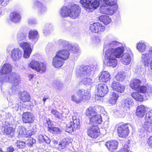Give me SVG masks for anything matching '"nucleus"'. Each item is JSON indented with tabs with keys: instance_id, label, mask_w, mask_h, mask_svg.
Instances as JSON below:
<instances>
[{
	"instance_id": "nucleus-1",
	"label": "nucleus",
	"mask_w": 152,
	"mask_h": 152,
	"mask_svg": "<svg viewBox=\"0 0 152 152\" xmlns=\"http://www.w3.org/2000/svg\"><path fill=\"white\" fill-rule=\"evenodd\" d=\"M121 44L116 41H112L104 47L105 62L107 66L115 67L117 65L116 58H120L124 51V48L120 46Z\"/></svg>"
},
{
	"instance_id": "nucleus-2",
	"label": "nucleus",
	"mask_w": 152,
	"mask_h": 152,
	"mask_svg": "<svg viewBox=\"0 0 152 152\" xmlns=\"http://www.w3.org/2000/svg\"><path fill=\"white\" fill-rule=\"evenodd\" d=\"M81 8L77 4H71L67 7H63L61 9V15L64 17H69L71 18H77L80 13Z\"/></svg>"
},
{
	"instance_id": "nucleus-3",
	"label": "nucleus",
	"mask_w": 152,
	"mask_h": 152,
	"mask_svg": "<svg viewBox=\"0 0 152 152\" xmlns=\"http://www.w3.org/2000/svg\"><path fill=\"white\" fill-rule=\"evenodd\" d=\"M90 94L87 90L83 89L77 90L76 93L71 96V99L73 102L79 104L83 101H85L90 99Z\"/></svg>"
},
{
	"instance_id": "nucleus-4",
	"label": "nucleus",
	"mask_w": 152,
	"mask_h": 152,
	"mask_svg": "<svg viewBox=\"0 0 152 152\" xmlns=\"http://www.w3.org/2000/svg\"><path fill=\"white\" fill-rule=\"evenodd\" d=\"M20 80L19 76L16 73L13 72L8 76L4 75L0 77V82L1 83L9 82L15 86L18 85L20 83Z\"/></svg>"
},
{
	"instance_id": "nucleus-5",
	"label": "nucleus",
	"mask_w": 152,
	"mask_h": 152,
	"mask_svg": "<svg viewBox=\"0 0 152 152\" xmlns=\"http://www.w3.org/2000/svg\"><path fill=\"white\" fill-rule=\"evenodd\" d=\"M83 66L77 69L76 72L77 76L80 78H83L86 76H89L93 69H95L96 66Z\"/></svg>"
},
{
	"instance_id": "nucleus-6",
	"label": "nucleus",
	"mask_w": 152,
	"mask_h": 152,
	"mask_svg": "<svg viewBox=\"0 0 152 152\" xmlns=\"http://www.w3.org/2000/svg\"><path fill=\"white\" fill-rule=\"evenodd\" d=\"M117 0H115V3L110 1V4H107L106 2H104L107 5L110 6L103 5L101 6L100 8L101 13L108 15H112L114 14L117 11Z\"/></svg>"
},
{
	"instance_id": "nucleus-7",
	"label": "nucleus",
	"mask_w": 152,
	"mask_h": 152,
	"mask_svg": "<svg viewBox=\"0 0 152 152\" xmlns=\"http://www.w3.org/2000/svg\"><path fill=\"white\" fill-rule=\"evenodd\" d=\"M80 120L75 116H72V120L70 122V126L66 127L65 131L66 132L71 133L74 129H78L80 128Z\"/></svg>"
},
{
	"instance_id": "nucleus-8",
	"label": "nucleus",
	"mask_w": 152,
	"mask_h": 152,
	"mask_svg": "<svg viewBox=\"0 0 152 152\" xmlns=\"http://www.w3.org/2000/svg\"><path fill=\"white\" fill-rule=\"evenodd\" d=\"M88 134L93 138H96L100 134L99 127L95 126H92L88 127L87 130Z\"/></svg>"
},
{
	"instance_id": "nucleus-9",
	"label": "nucleus",
	"mask_w": 152,
	"mask_h": 152,
	"mask_svg": "<svg viewBox=\"0 0 152 152\" xmlns=\"http://www.w3.org/2000/svg\"><path fill=\"white\" fill-rule=\"evenodd\" d=\"M97 90V95L100 97L104 96L108 92L107 86L104 83H100L96 86Z\"/></svg>"
},
{
	"instance_id": "nucleus-10",
	"label": "nucleus",
	"mask_w": 152,
	"mask_h": 152,
	"mask_svg": "<svg viewBox=\"0 0 152 152\" xmlns=\"http://www.w3.org/2000/svg\"><path fill=\"white\" fill-rule=\"evenodd\" d=\"M118 132L120 137H125L127 136L129 133L128 124H125L119 126L118 129Z\"/></svg>"
},
{
	"instance_id": "nucleus-11",
	"label": "nucleus",
	"mask_w": 152,
	"mask_h": 152,
	"mask_svg": "<svg viewBox=\"0 0 152 152\" xmlns=\"http://www.w3.org/2000/svg\"><path fill=\"white\" fill-rule=\"evenodd\" d=\"M90 29L93 32L100 33L105 30V27L98 22L91 24L90 26Z\"/></svg>"
},
{
	"instance_id": "nucleus-12",
	"label": "nucleus",
	"mask_w": 152,
	"mask_h": 152,
	"mask_svg": "<svg viewBox=\"0 0 152 152\" xmlns=\"http://www.w3.org/2000/svg\"><path fill=\"white\" fill-rule=\"evenodd\" d=\"M145 120L144 128L146 131H149L150 125L152 124V110L146 113Z\"/></svg>"
},
{
	"instance_id": "nucleus-13",
	"label": "nucleus",
	"mask_w": 152,
	"mask_h": 152,
	"mask_svg": "<svg viewBox=\"0 0 152 152\" xmlns=\"http://www.w3.org/2000/svg\"><path fill=\"white\" fill-rule=\"evenodd\" d=\"M22 121L24 123L31 124L34 121V117L30 112H24L22 115Z\"/></svg>"
},
{
	"instance_id": "nucleus-14",
	"label": "nucleus",
	"mask_w": 152,
	"mask_h": 152,
	"mask_svg": "<svg viewBox=\"0 0 152 152\" xmlns=\"http://www.w3.org/2000/svg\"><path fill=\"white\" fill-rule=\"evenodd\" d=\"M23 52L18 48H14L11 51L10 56L14 61L19 60L22 56Z\"/></svg>"
},
{
	"instance_id": "nucleus-15",
	"label": "nucleus",
	"mask_w": 152,
	"mask_h": 152,
	"mask_svg": "<svg viewBox=\"0 0 152 152\" xmlns=\"http://www.w3.org/2000/svg\"><path fill=\"white\" fill-rule=\"evenodd\" d=\"M142 60L144 61L145 66H148L150 60L152 58V47H151L148 52L142 54Z\"/></svg>"
},
{
	"instance_id": "nucleus-16",
	"label": "nucleus",
	"mask_w": 152,
	"mask_h": 152,
	"mask_svg": "<svg viewBox=\"0 0 152 152\" xmlns=\"http://www.w3.org/2000/svg\"><path fill=\"white\" fill-rule=\"evenodd\" d=\"M105 146L109 151L113 152L117 149L118 142L116 140L110 141L106 142Z\"/></svg>"
},
{
	"instance_id": "nucleus-17",
	"label": "nucleus",
	"mask_w": 152,
	"mask_h": 152,
	"mask_svg": "<svg viewBox=\"0 0 152 152\" xmlns=\"http://www.w3.org/2000/svg\"><path fill=\"white\" fill-rule=\"evenodd\" d=\"M111 86L114 90L120 93L123 92L125 88L124 86L116 81H113Z\"/></svg>"
},
{
	"instance_id": "nucleus-18",
	"label": "nucleus",
	"mask_w": 152,
	"mask_h": 152,
	"mask_svg": "<svg viewBox=\"0 0 152 152\" xmlns=\"http://www.w3.org/2000/svg\"><path fill=\"white\" fill-rule=\"evenodd\" d=\"M4 128L3 134L9 137H12L14 135L15 130L13 128L10 126H6L2 127Z\"/></svg>"
},
{
	"instance_id": "nucleus-19",
	"label": "nucleus",
	"mask_w": 152,
	"mask_h": 152,
	"mask_svg": "<svg viewBox=\"0 0 152 152\" xmlns=\"http://www.w3.org/2000/svg\"><path fill=\"white\" fill-rule=\"evenodd\" d=\"M56 55L65 60L68 58L69 53L66 49L61 50L56 52Z\"/></svg>"
},
{
	"instance_id": "nucleus-20",
	"label": "nucleus",
	"mask_w": 152,
	"mask_h": 152,
	"mask_svg": "<svg viewBox=\"0 0 152 152\" xmlns=\"http://www.w3.org/2000/svg\"><path fill=\"white\" fill-rule=\"evenodd\" d=\"M12 70V66L9 64H5L1 67H0V73L2 75L7 74L11 72Z\"/></svg>"
},
{
	"instance_id": "nucleus-21",
	"label": "nucleus",
	"mask_w": 152,
	"mask_h": 152,
	"mask_svg": "<svg viewBox=\"0 0 152 152\" xmlns=\"http://www.w3.org/2000/svg\"><path fill=\"white\" fill-rule=\"evenodd\" d=\"M64 60L56 55L53 58L52 64L56 68L60 67L62 66L64 63Z\"/></svg>"
},
{
	"instance_id": "nucleus-22",
	"label": "nucleus",
	"mask_w": 152,
	"mask_h": 152,
	"mask_svg": "<svg viewBox=\"0 0 152 152\" xmlns=\"http://www.w3.org/2000/svg\"><path fill=\"white\" fill-rule=\"evenodd\" d=\"M28 38L29 39L35 42L39 37L38 32L35 30H31L28 33Z\"/></svg>"
},
{
	"instance_id": "nucleus-23",
	"label": "nucleus",
	"mask_w": 152,
	"mask_h": 152,
	"mask_svg": "<svg viewBox=\"0 0 152 152\" xmlns=\"http://www.w3.org/2000/svg\"><path fill=\"white\" fill-rule=\"evenodd\" d=\"M18 97L20 100L24 102H29L30 99V95L25 91L20 92L19 94Z\"/></svg>"
},
{
	"instance_id": "nucleus-24",
	"label": "nucleus",
	"mask_w": 152,
	"mask_h": 152,
	"mask_svg": "<svg viewBox=\"0 0 152 152\" xmlns=\"http://www.w3.org/2000/svg\"><path fill=\"white\" fill-rule=\"evenodd\" d=\"M129 54V53L125 52L123 55H121V61L123 64L127 65L129 64L131 60V58Z\"/></svg>"
},
{
	"instance_id": "nucleus-25",
	"label": "nucleus",
	"mask_w": 152,
	"mask_h": 152,
	"mask_svg": "<svg viewBox=\"0 0 152 152\" xmlns=\"http://www.w3.org/2000/svg\"><path fill=\"white\" fill-rule=\"evenodd\" d=\"M110 75L108 72L104 71L100 74L99 80L100 81L106 83L110 80Z\"/></svg>"
},
{
	"instance_id": "nucleus-26",
	"label": "nucleus",
	"mask_w": 152,
	"mask_h": 152,
	"mask_svg": "<svg viewBox=\"0 0 152 152\" xmlns=\"http://www.w3.org/2000/svg\"><path fill=\"white\" fill-rule=\"evenodd\" d=\"M137 91L142 93L148 94L151 93L152 89L150 86L146 85L140 86Z\"/></svg>"
},
{
	"instance_id": "nucleus-27",
	"label": "nucleus",
	"mask_w": 152,
	"mask_h": 152,
	"mask_svg": "<svg viewBox=\"0 0 152 152\" xmlns=\"http://www.w3.org/2000/svg\"><path fill=\"white\" fill-rule=\"evenodd\" d=\"M57 44L59 47H62L65 49H69L70 48L71 44L69 42L62 39H60L58 41Z\"/></svg>"
},
{
	"instance_id": "nucleus-28",
	"label": "nucleus",
	"mask_w": 152,
	"mask_h": 152,
	"mask_svg": "<svg viewBox=\"0 0 152 152\" xmlns=\"http://www.w3.org/2000/svg\"><path fill=\"white\" fill-rule=\"evenodd\" d=\"M141 81L139 79H134L131 81L130 86L132 89L137 91L139 88Z\"/></svg>"
},
{
	"instance_id": "nucleus-29",
	"label": "nucleus",
	"mask_w": 152,
	"mask_h": 152,
	"mask_svg": "<svg viewBox=\"0 0 152 152\" xmlns=\"http://www.w3.org/2000/svg\"><path fill=\"white\" fill-rule=\"evenodd\" d=\"M146 108L143 105L138 106L136 112L137 115L140 118L143 117L146 112Z\"/></svg>"
},
{
	"instance_id": "nucleus-30",
	"label": "nucleus",
	"mask_w": 152,
	"mask_h": 152,
	"mask_svg": "<svg viewBox=\"0 0 152 152\" xmlns=\"http://www.w3.org/2000/svg\"><path fill=\"white\" fill-rule=\"evenodd\" d=\"M133 104V101L131 98H127L123 100L122 103V106L124 108L127 110V108H129Z\"/></svg>"
},
{
	"instance_id": "nucleus-31",
	"label": "nucleus",
	"mask_w": 152,
	"mask_h": 152,
	"mask_svg": "<svg viewBox=\"0 0 152 152\" xmlns=\"http://www.w3.org/2000/svg\"><path fill=\"white\" fill-rule=\"evenodd\" d=\"M10 16V20L14 23H18L20 20L21 17L20 15L16 12L11 13Z\"/></svg>"
},
{
	"instance_id": "nucleus-32",
	"label": "nucleus",
	"mask_w": 152,
	"mask_h": 152,
	"mask_svg": "<svg viewBox=\"0 0 152 152\" xmlns=\"http://www.w3.org/2000/svg\"><path fill=\"white\" fill-rule=\"evenodd\" d=\"M118 94L114 92L111 93L110 95V97L109 100V102L112 104H115L116 102L119 97Z\"/></svg>"
},
{
	"instance_id": "nucleus-33",
	"label": "nucleus",
	"mask_w": 152,
	"mask_h": 152,
	"mask_svg": "<svg viewBox=\"0 0 152 152\" xmlns=\"http://www.w3.org/2000/svg\"><path fill=\"white\" fill-rule=\"evenodd\" d=\"M96 113L94 111V110L91 107L89 108L86 112V115L90 118V120L92 121L93 117L96 115Z\"/></svg>"
},
{
	"instance_id": "nucleus-34",
	"label": "nucleus",
	"mask_w": 152,
	"mask_h": 152,
	"mask_svg": "<svg viewBox=\"0 0 152 152\" xmlns=\"http://www.w3.org/2000/svg\"><path fill=\"white\" fill-rule=\"evenodd\" d=\"M52 30V26L49 23H47L45 26V28L43 30V33L44 35L46 36L51 32Z\"/></svg>"
},
{
	"instance_id": "nucleus-35",
	"label": "nucleus",
	"mask_w": 152,
	"mask_h": 152,
	"mask_svg": "<svg viewBox=\"0 0 152 152\" xmlns=\"http://www.w3.org/2000/svg\"><path fill=\"white\" fill-rule=\"evenodd\" d=\"M34 4L38 6L39 10L41 13H43L46 11V7L43 6L42 4L38 1H36L34 3Z\"/></svg>"
},
{
	"instance_id": "nucleus-36",
	"label": "nucleus",
	"mask_w": 152,
	"mask_h": 152,
	"mask_svg": "<svg viewBox=\"0 0 152 152\" xmlns=\"http://www.w3.org/2000/svg\"><path fill=\"white\" fill-rule=\"evenodd\" d=\"M46 69V65L42 62H39L36 71L41 73H42L45 72Z\"/></svg>"
},
{
	"instance_id": "nucleus-37",
	"label": "nucleus",
	"mask_w": 152,
	"mask_h": 152,
	"mask_svg": "<svg viewBox=\"0 0 152 152\" xmlns=\"http://www.w3.org/2000/svg\"><path fill=\"white\" fill-rule=\"evenodd\" d=\"M81 80L80 83L81 84L86 85L92 83L93 80L92 78L89 77V76H86L85 77L81 78Z\"/></svg>"
},
{
	"instance_id": "nucleus-38",
	"label": "nucleus",
	"mask_w": 152,
	"mask_h": 152,
	"mask_svg": "<svg viewBox=\"0 0 152 152\" xmlns=\"http://www.w3.org/2000/svg\"><path fill=\"white\" fill-rule=\"evenodd\" d=\"M99 20L105 24L107 25L111 21V19L108 16L102 15L99 16Z\"/></svg>"
},
{
	"instance_id": "nucleus-39",
	"label": "nucleus",
	"mask_w": 152,
	"mask_h": 152,
	"mask_svg": "<svg viewBox=\"0 0 152 152\" xmlns=\"http://www.w3.org/2000/svg\"><path fill=\"white\" fill-rule=\"evenodd\" d=\"M92 121H91L90 120V123H96L100 124H101L102 122V117L100 115L96 114L93 117V119Z\"/></svg>"
},
{
	"instance_id": "nucleus-40",
	"label": "nucleus",
	"mask_w": 152,
	"mask_h": 152,
	"mask_svg": "<svg viewBox=\"0 0 152 152\" xmlns=\"http://www.w3.org/2000/svg\"><path fill=\"white\" fill-rule=\"evenodd\" d=\"M68 139H64L62 140V141L59 143L58 147L59 150H61L65 147V146L68 145Z\"/></svg>"
},
{
	"instance_id": "nucleus-41",
	"label": "nucleus",
	"mask_w": 152,
	"mask_h": 152,
	"mask_svg": "<svg viewBox=\"0 0 152 152\" xmlns=\"http://www.w3.org/2000/svg\"><path fill=\"white\" fill-rule=\"evenodd\" d=\"M145 45L142 42H140L137 45V49L140 52H143L145 51L146 49Z\"/></svg>"
},
{
	"instance_id": "nucleus-42",
	"label": "nucleus",
	"mask_w": 152,
	"mask_h": 152,
	"mask_svg": "<svg viewBox=\"0 0 152 152\" xmlns=\"http://www.w3.org/2000/svg\"><path fill=\"white\" fill-rule=\"evenodd\" d=\"M19 135H22L23 137H26V129L24 126H20L18 129Z\"/></svg>"
},
{
	"instance_id": "nucleus-43",
	"label": "nucleus",
	"mask_w": 152,
	"mask_h": 152,
	"mask_svg": "<svg viewBox=\"0 0 152 152\" xmlns=\"http://www.w3.org/2000/svg\"><path fill=\"white\" fill-rule=\"evenodd\" d=\"M39 62L36 61H32L28 64V66L31 69L36 71Z\"/></svg>"
},
{
	"instance_id": "nucleus-44",
	"label": "nucleus",
	"mask_w": 152,
	"mask_h": 152,
	"mask_svg": "<svg viewBox=\"0 0 152 152\" xmlns=\"http://www.w3.org/2000/svg\"><path fill=\"white\" fill-rule=\"evenodd\" d=\"M20 46L24 50L32 49L30 47V44L28 42H22L19 44Z\"/></svg>"
},
{
	"instance_id": "nucleus-45",
	"label": "nucleus",
	"mask_w": 152,
	"mask_h": 152,
	"mask_svg": "<svg viewBox=\"0 0 152 152\" xmlns=\"http://www.w3.org/2000/svg\"><path fill=\"white\" fill-rule=\"evenodd\" d=\"M26 34L23 32L19 31L17 34V37L18 40L21 41L25 39Z\"/></svg>"
},
{
	"instance_id": "nucleus-46",
	"label": "nucleus",
	"mask_w": 152,
	"mask_h": 152,
	"mask_svg": "<svg viewBox=\"0 0 152 152\" xmlns=\"http://www.w3.org/2000/svg\"><path fill=\"white\" fill-rule=\"evenodd\" d=\"M125 77L124 73L123 72H119L115 76V78L116 80L119 81H122Z\"/></svg>"
},
{
	"instance_id": "nucleus-47",
	"label": "nucleus",
	"mask_w": 152,
	"mask_h": 152,
	"mask_svg": "<svg viewBox=\"0 0 152 152\" xmlns=\"http://www.w3.org/2000/svg\"><path fill=\"white\" fill-rule=\"evenodd\" d=\"M48 130L49 131L52 132L53 133L59 134L61 133V131L58 127H53L49 126L48 127Z\"/></svg>"
},
{
	"instance_id": "nucleus-48",
	"label": "nucleus",
	"mask_w": 152,
	"mask_h": 152,
	"mask_svg": "<svg viewBox=\"0 0 152 152\" xmlns=\"http://www.w3.org/2000/svg\"><path fill=\"white\" fill-rule=\"evenodd\" d=\"M71 47L69 48L68 50H71L72 53H74L77 52L79 50V48L77 45H73L71 44Z\"/></svg>"
},
{
	"instance_id": "nucleus-49",
	"label": "nucleus",
	"mask_w": 152,
	"mask_h": 152,
	"mask_svg": "<svg viewBox=\"0 0 152 152\" xmlns=\"http://www.w3.org/2000/svg\"><path fill=\"white\" fill-rule=\"evenodd\" d=\"M22 103L21 102L18 101V103H16L15 107H13L17 111H20L22 110L23 107L21 106Z\"/></svg>"
},
{
	"instance_id": "nucleus-50",
	"label": "nucleus",
	"mask_w": 152,
	"mask_h": 152,
	"mask_svg": "<svg viewBox=\"0 0 152 152\" xmlns=\"http://www.w3.org/2000/svg\"><path fill=\"white\" fill-rule=\"evenodd\" d=\"M32 51V49H30L28 50H24L23 56L25 58H28Z\"/></svg>"
},
{
	"instance_id": "nucleus-51",
	"label": "nucleus",
	"mask_w": 152,
	"mask_h": 152,
	"mask_svg": "<svg viewBox=\"0 0 152 152\" xmlns=\"http://www.w3.org/2000/svg\"><path fill=\"white\" fill-rule=\"evenodd\" d=\"M51 112L56 118H57L58 119L60 118L61 116V114L59 113L57 110L53 109L51 110Z\"/></svg>"
},
{
	"instance_id": "nucleus-52",
	"label": "nucleus",
	"mask_w": 152,
	"mask_h": 152,
	"mask_svg": "<svg viewBox=\"0 0 152 152\" xmlns=\"http://www.w3.org/2000/svg\"><path fill=\"white\" fill-rule=\"evenodd\" d=\"M17 147L18 148H24L26 146V143L23 142H17Z\"/></svg>"
},
{
	"instance_id": "nucleus-53",
	"label": "nucleus",
	"mask_w": 152,
	"mask_h": 152,
	"mask_svg": "<svg viewBox=\"0 0 152 152\" xmlns=\"http://www.w3.org/2000/svg\"><path fill=\"white\" fill-rule=\"evenodd\" d=\"M129 147L127 145H125L124 147L118 152H132L131 151L128 150Z\"/></svg>"
},
{
	"instance_id": "nucleus-54",
	"label": "nucleus",
	"mask_w": 152,
	"mask_h": 152,
	"mask_svg": "<svg viewBox=\"0 0 152 152\" xmlns=\"http://www.w3.org/2000/svg\"><path fill=\"white\" fill-rule=\"evenodd\" d=\"M41 138L42 139L43 141L45 142L47 144H49L50 142V140L49 138L46 135H41L40 136Z\"/></svg>"
},
{
	"instance_id": "nucleus-55",
	"label": "nucleus",
	"mask_w": 152,
	"mask_h": 152,
	"mask_svg": "<svg viewBox=\"0 0 152 152\" xmlns=\"http://www.w3.org/2000/svg\"><path fill=\"white\" fill-rule=\"evenodd\" d=\"M54 86L56 88L59 89H60L63 88V85L62 83L58 82L54 84Z\"/></svg>"
},
{
	"instance_id": "nucleus-56",
	"label": "nucleus",
	"mask_w": 152,
	"mask_h": 152,
	"mask_svg": "<svg viewBox=\"0 0 152 152\" xmlns=\"http://www.w3.org/2000/svg\"><path fill=\"white\" fill-rule=\"evenodd\" d=\"M36 133V132L35 131H34L32 130H29L27 132H26V137H29V136L34 134Z\"/></svg>"
},
{
	"instance_id": "nucleus-57",
	"label": "nucleus",
	"mask_w": 152,
	"mask_h": 152,
	"mask_svg": "<svg viewBox=\"0 0 152 152\" xmlns=\"http://www.w3.org/2000/svg\"><path fill=\"white\" fill-rule=\"evenodd\" d=\"M36 141L35 140L33 139L32 138H30L28 140V143L30 145H32Z\"/></svg>"
},
{
	"instance_id": "nucleus-58",
	"label": "nucleus",
	"mask_w": 152,
	"mask_h": 152,
	"mask_svg": "<svg viewBox=\"0 0 152 152\" xmlns=\"http://www.w3.org/2000/svg\"><path fill=\"white\" fill-rule=\"evenodd\" d=\"M137 97V98L136 100L140 102H142L143 101V97L140 93L139 94V95Z\"/></svg>"
},
{
	"instance_id": "nucleus-59",
	"label": "nucleus",
	"mask_w": 152,
	"mask_h": 152,
	"mask_svg": "<svg viewBox=\"0 0 152 152\" xmlns=\"http://www.w3.org/2000/svg\"><path fill=\"white\" fill-rule=\"evenodd\" d=\"M139 93L138 92H133L132 94V96L133 98L136 100L137 97H138L137 96L139 95Z\"/></svg>"
},
{
	"instance_id": "nucleus-60",
	"label": "nucleus",
	"mask_w": 152,
	"mask_h": 152,
	"mask_svg": "<svg viewBox=\"0 0 152 152\" xmlns=\"http://www.w3.org/2000/svg\"><path fill=\"white\" fill-rule=\"evenodd\" d=\"M148 145L152 148V136L149 137L148 139Z\"/></svg>"
},
{
	"instance_id": "nucleus-61",
	"label": "nucleus",
	"mask_w": 152,
	"mask_h": 152,
	"mask_svg": "<svg viewBox=\"0 0 152 152\" xmlns=\"http://www.w3.org/2000/svg\"><path fill=\"white\" fill-rule=\"evenodd\" d=\"M14 151V148L13 147L10 146L7 148L6 152H13Z\"/></svg>"
},
{
	"instance_id": "nucleus-62",
	"label": "nucleus",
	"mask_w": 152,
	"mask_h": 152,
	"mask_svg": "<svg viewBox=\"0 0 152 152\" xmlns=\"http://www.w3.org/2000/svg\"><path fill=\"white\" fill-rule=\"evenodd\" d=\"M7 4H5V2L4 1V0H0V4H1L2 6H6Z\"/></svg>"
},
{
	"instance_id": "nucleus-63",
	"label": "nucleus",
	"mask_w": 152,
	"mask_h": 152,
	"mask_svg": "<svg viewBox=\"0 0 152 152\" xmlns=\"http://www.w3.org/2000/svg\"><path fill=\"white\" fill-rule=\"evenodd\" d=\"M34 76V75L32 74H28V78H29L30 79H30H32L33 77Z\"/></svg>"
},
{
	"instance_id": "nucleus-64",
	"label": "nucleus",
	"mask_w": 152,
	"mask_h": 152,
	"mask_svg": "<svg viewBox=\"0 0 152 152\" xmlns=\"http://www.w3.org/2000/svg\"><path fill=\"white\" fill-rule=\"evenodd\" d=\"M47 124L48 125V127L49 126H51V122H50V121L49 120L48 121H47Z\"/></svg>"
}]
</instances>
